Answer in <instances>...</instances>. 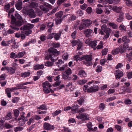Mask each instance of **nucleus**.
I'll list each match as a JSON object with an SVG mask.
<instances>
[{"instance_id": "obj_5", "label": "nucleus", "mask_w": 132, "mask_h": 132, "mask_svg": "<svg viewBox=\"0 0 132 132\" xmlns=\"http://www.w3.org/2000/svg\"><path fill=\"white\" fill-rule=\"evenodd\" d=\"M89 115L86 113H79L76 117L79 119H81L82 121L87 120L89 119Z\"/></svg>"}, {"instance_id": "obj_18", "label": "nucleus", "mask_w": 132, "mask_h": 132, "mask_svg": "<svg viewBox=\"0 0 132 132\" xmlns=\"http://www.w3.org/2000/svg\"><path fill=\"white\" fill-rule=\"evenodd\" d=\"M62 32H59V33H56L54 32V38L56 40H57L59 39L60 37L61 36Z\"/></svg>"}, {"instance_id": "obj_23", "label": "nucleus", "mask_w": 132, "mask_h": 132, "mask_svg": "<svg viewBox=\"0 0 132 132\" xmlns=\"http://www.w3.org/2000/svg\"><path fill=\"white\" fill-rule=\"evenodd\" d=\"M86 125L88 128L89 129V131H94V130L93 128H92V123L91 122H89L86 124Z\"/></svg>"}, {"instance_id": "obj_42", "label": "nucleus", "mask_w": 132, "mask_h": 132, "mask_svg": "<svg viewBox=\"0 0 132 132\" xmlns=\"http://www.w3.org/2000/svg\"><path fill=\"white\" fill-rule=\"evenodd\" d=\"M119 29L120 30L126 31V28L123 25L121 24L119 27Z\"/></svg>"}, {"instance_id": "obj_60", "label": "nucleus", "mask_w": 132, "mask_h": 132, "mask_svg": "<svg viewBox=\"0 0 132 132\" xmlns=\"http://www.w3.org/2000/svg\"><path fill=\"white\" fill-rule=\"evenodd\" d=\"M87 80H86L83 79L80 80L79 81V83L80 85H83L87 82Z\"/></svg>"}, {"instance_id": "obj_33", "label": "nucleus", "mask_w": 132, "mask_h": 132, "mask_svg": "<svg viewBox=\"0 0 132 132\" xmlns=\"http://www.w3.org/2000/svg\"><path fill=\"white\" fill-rule=\"evenodd\" d=\"M16 85V86L15 87L16 88V90L22 89L23 85L22 82H21L19 84H17Z\"/></svg>"}, {"instance_id": "obj_38", "label": "nucleus", "mask_w": 132, "mask_h": 132, "mask_svg": "<svg viewBox=\"0 0 132 132\" xmlns=\"http://www.w3.org/2000/svg\"><path fill=\"white\" fill-rule=\"evenodd\" d=\"M4 127L5 128H6L8 129L11 128H12L13 126L8 123H6L5 124Z\"/></svg>"}, {"instance_id": "obj_8", "label": "nucleus", "mask_w": 132, "mask_h": 132, "mask_svg": "<svg viewBox=\"0 0 132 132\" xmlns=\"http://www.w3.org/2000/svg\"><path fill=\"white\" fill-rule=\"evenodd\" d=\"M43 127L44 129L50 131L53 130L55 128V127L53 126L52 125L46 122L44 123V124Z\"/></svg>"}, {"instance_id": "obj_37", "label": "nucleus", "mask_w": 132, "mask_h": 132, "mask_svg": "<svg viewBox=\"0 0 132 132\" xmlns=\"http://www.w3.org/2000/svg\"><path fill=\"white\" fill-rule=\"evenodd\" d=\"M10 7V5L9 4H6L5 5L4 9L6 10V12H8Z\"/></svg>"}, {"instance_id": "obj_53", "label": "nucleus", "mask_w": 132, "mask_h": 132, "mask_svg": "<svg viewBox=\"0 0 132 132\" xmlns=\"http://www.w3.org/2000/svg\"><path fill=\"white\" fill-rule=\"evenodd\" d=\"M6 75L4 73L0 76V81L5 80L6 78Z\"/></svg>"}, {"instance_id": "obj_41", "label": "nucleus", "mask_w": 132, "mask_h": 132, "mask_svg": "<svg viewBox=\"0 0 132 132\" xmlns=\"http://www.w3.org/2000/svg\"><path fill=\"white\" fill-rule=\"evenodd\" d=\"M19 100V98L18 97H14L12 100V102L15 103H17Z\"/></svg>"}, {"instance_id": "obj_17", "label": "nucleus", "mask_w": 132, "mask_h": 132, "mask_svg": "<svg viewBox=\"0 0 132 132\" xmlns=\"http://www.w3.org/2000/svg\"><path fill=\"white\" fill-rule=\"evenodd\" d=\"M44 67L43 64H37L34 66V69L35 70H38L40 69H43Z\"/></svg>"}, {"instance_id": "obj_27", "label": "nucleus", "mask_w": 132, "mask_h": 132, "mask_svg": "<svg viewBox=\"0 0 132 132\" xmlns=\"http://www.w3.org/2000/svg\"><path fill=\"white\" fill-rule=\"evenodd\" d=\"M78 105H77L73 106L71 107V110L72 111H74L76 112H78Z\"/></svg>"}, {"instance_id": "obj_13", "label": "nucleus", "mask_w": 132, "mask_h": 132, "mask_svg": "<svg viewBox=\"0 0 132 132\" xmlns=\"http://www.w3.org/2000/svg\"><path fill=\"white\" fill-rule=\"evenodd\" d=\"M97 41L96 40H94V41H91L90 43L89 44V46L93 48V50H95L96 48H95L97 45Z\"/></svg>"}, {"instance_id": "obj_57", "label": "nucleus", "mask_w": 132, "mask_h": 132, "mask_svg": "<svg viewBox=\"0 0 132 132\" xmlns=\"http://www.w3.org/2000/svg\"><path fill=\"white\" fill-rule=\"evenodd\" d=\"M119 49L118 48H116L114 50H113L112 51V53L113 55H116L119 52Z\"/></svg>"}, {"instance_id": "obj_58", "label": "nucleus", "mask_w": 132, "mask_h": 132, "mask_svg": "<svg viewBox=\"0 0 132 132\" xmlns=\"http://www.w3.org/2000/svg\"><path fill=\"white\" fill-rule=\"evenodd\" d=\"M103 26H102L101 27V29H99L98 31L99 32V34H101L102 35H104V32L103 30H102V29H103Z\"/></svg>"}, {"instance_id": "obj_21", "label": "nucleus", "mask_w": 132, "mask_h": 132, "mask_svg": "<svg viewBox=\"0 0 132 132\" xmlns=\"http://www.w3.org/2000/svg\"><path fill=\"white\" fill-rule=\"evenodd\" d=\"M79 75L81 77H85L86 76V73L83 70H80L79 72Z\"/></svg>"}, {"instance_id": "obj_43", "label": "nucleus", "mask_w": 132, "mask_h": 132, "mask_svg": "<svg viewBox=\"0 0 132 132\" xmlns=\"http://www.w3.org/2000/svg\"><path fill=\"white\" fill-rule=\"evenodd\" d=\"M14 116L16 117H17L19 116V112L17 109H15L13 111Z\"/></svg>"}, {"instance_id": "obj_49", "label": "nucleus", "mask_w": 132, "mask_h": 132, "mask_svg": "<svg viewBox=\"0 0 132 132\" xmlns=\"http://www.w3.org/2000/svg\"><path fill=\"white\" fill-rule=\"evenodd\" d=\"M64 73L69 76L71 74L72 71L71 69L69 68L68 69L66 70Z\"/></svg>"}, {"instance_id": "obj_25", "label": "nucleus", "mask_w": 132, "mask_h": 132, "mask_svg": "<svg viewBox=\"0 0 132 132\" xmlns=\"http://www.w3.org/2000/svg\"><path fill=\"white\" fill-rule=\"evenodd\" d=\"M122 40L124 42V43H128L130 42V40L127 38V36H125L122 38Z\"/></svg>"}, {"instance_id": "obj_19", "label": "nucleus", "mask_w": 132, "mask_h": 132, "mask_svg": "<svg viewBox=\"0 0 132 132\" xmlns=\"http://www.w3.org/2000/svg\"><path fill=\"white\" fill-rule=\"evenodd\" d=\"M30 72H25L21 73V77L23 78H26L29 77L30 76Z\"/></svg>"}, {"instance_id": "obj_31", "label": "nucleus", "mask_w": 132, "mask_h": 132, "mask_svg": "<svg viewBox=\"0 0 132 132\" xmlns=\"http://www.w3.org/2000/svg\"><path fill=\"white\" fill-rule=\"evenodd\" d=\"M23 129V127L18 126L14 128V131L16 132H17L18 131H22Z\"/></svg>"}, {"instance_id": "obj_3", "label": "nucleus", "mask_w": 132, "mask_h": 132, "mask_svg": "<svg viewBox=\"0 0 132 132\" xmlns=\"http://www.w3.org/2000/svg\"><path fill=\"white\" fill-rule=\"evenodd\" d=\"M81 60H85L84 61V63L87 66H90L92 64V56L90 55H84L81 57Z\"/></svg>"}, {"instance_id": "obj_62", "label": "nucleus", "mask_w": 132, "mask_h": 132, "mask_svg": "<svg viewBox=\"0 0 132 132\" xmlns=\"http://www.w3.org/2000/svg\"><path fill=\"white\" fill-rule=\"evenodd\" d=\"M40 39L42 42L44 41L47 39V37L46 36L44 35H41L40 37Z\"/></svg>"}, {"instance_id": "obj_11", "label": "nucleus", "mask_w": 132, "mask_h": 132, "mask_svg": "<svg viewBox=\"0 0 132 132\" xmlns=\"http://www.w3.org/2000/svg\"><path fill=\"white\" fill-rule=\"evenodd\" d=\"M27 14L31 18H34L36 16V13L34 10L32 9H30L27 11Z\"/></svg>"}, {"instance_id": "obj_64", "label": "nucleus", "mask_w": 132, "mask_h": 132, "mask_svg": "<svg viewBox=\"0 0 132 132\" xmlns=\"http://www.w3.org/2000/svg\"><path fill=\"white\" fill-rule=\"evenodd\" d=\"M30 5L33 7L35 8L38 6V4L36 2H32L31 3Z\"/></svg>"}, {"instance_id": "obj_36", "label": "nucleus", "mask_w": 132, "mask_h": 132, "mask_svg": "<svg viewBox=\"0 0 132 132\" xmlns=\"http://www.w3.org/2000/svg\"><path fill=\"white\" fill-rule=\"evenodd\" d=\"M105 105L103 103H101L99 105V108L101 110H103L105 108Z\"/></svg>"}, {"instance_id": "obj_61", "label": "nucleus", "mask_w": 132, "mask_h": 132, "mask_svg": "<svg viewBox=\"0 0 132 132\" xmlns=\"http://www.w3.org/2000/svg\"><path fill=\"white\" fill-rule=\"evenodd\" d=\"M92 10L91 7H88L86 9V11L88 14H90L92 12Z\"/></svg>"}, {"instance_id": "obj_56", "label": "nucleus", "mask_w": 132, "mask_h": 132, "mask_svg": "<svg viewBox=\"0 0 132 132\" xmlns=\"http://www.w3.org/2000/svg\"><path fill=\"white\" fill-rule=\"evenodd\" d=\"M15 18L18 19L21 21L22 19V18L18 13H16L15 14Z\"/></svg>"}, {"instance_id": "obj_1", "label": "nucleus", "mask_w": 132, "mask_h": 132, "mask_svg": "<svg viewBox=\"0 0 132 132\" xmlns=\"http://www.w3.org/2000/svg\"><path fill=\"white\" fill-rule=\"evenodd\" d=\"M48 53L45 57L46 60L51 59L52 62L47 61L45 62V65L47 67H52L53 62L58 59L57 56L60 54V52L53 47H50L48 50Z\"/></svg>"}, {"instance_id": "obj_4", "label": "nucleus", "mask_w": 132, "mask_h": 132, "mask_svg": "<svg viewBox=\"0 0 132 132\" xmlns=\"http://www.w3.org/2000/svg\"><path fill=\"white\" fill-rule=\"evenodd\" d=\"M115 9L116 10V12L119 13L118 16L117 18L116 21L119 22H121L124 19L123 15L124 13L122 12H120V9L117 7H115Z\"/></svg>"}, {"instance_id": "obj_30", "label": "nucleus", "mask_w": 132, "mask_h": 132, "mask_svg": "<svg viewBox=\"0 0 132 132\" xmlns=\"http://www.w3.org/2000/svg\"><path fill=\"white\" fill-rule=\"evenodd\" d=\"M79 40V39H77L76 40H72L71 43L72 44V47H74L76 45H77Z\"/></svg>"}, {"instance_id": "obj_28", "label": "nucleus", "mask_w": 132, "mask_h": 132, "mask_svg": "<svg viewBox=\"0 0 132 132\" xmlns=\"http://www.w3.org/2000/svg\"><path fill=\"white\" fill-rule=\"evenodd\" d=\"M38 109H41L43 110H46L47 109V108L46 105L45 104H43L39 106V107H37Z\"/></svg>"}, {"instance_id": "obj_16", "label": "nucleus", "mask_w": 132, "mask_h": 132, "mask_svg": "<svg viewBox=\"0 0 132 132\" xmlns=\"http://www.w3.org/2000/svg\"><path fill=\"white\" fill-rule=\"evenodd\" d=\"M92 21L88 19L85 20L83 21V24L85 27H89L91 25L92 23Z\"/></svg>"}, {"instance_id": "obj_22", "label": "nucleus", "mask_w": 132, "mask_h": 132, "mask_svg": "<svg viewBox=\"0 0 132 132\" xmlns=\"http://www.w3.org/2000/svg\"><path fill=\"white\" fill-rule=\"evenodd\" d=\"M102 30L106 34H110L111 31V29L109 28L105 27L103 26V29Z\"/></svg>"}, {"instance_id": "obj_6", "label": "nucleus", "mask_w": 132, "mask_h": 132, "mask_svg": "<svg viewBox=\"0 0 132 132\" xmlns=\"http://www.w3.org/2000/svg\"><path fill=\"white\" fill-rule=\"evenodd\" d=\"M99 89V87L98 85H94L88 88L87 92L89 93H93L97 91Z\"/></svg>"}, {"instance_id": "obj_24", "label": "nucleus", "mask_w": 132, "mask_h": 132, "mask_svg": "<svg viewBox=\"0 0 132 132\" xmlns=\"http://www.w3.org/2000/svg\"><path fill=\"white\" fill-rule=\"evenodd\" d=\"M63 15V12L62 11H60L56 13L55 15L56 18L59 19H62L61 17Z\"/></svg>"}, {"instance_id": "obj_52", "label": "nucleus", "mask_w": 132, "mask_h": 132, "mask_svg": "<svg viewBox=\"0 0 132 132\" xmlns=\"http://www.w3.org/2000/svg\"><path fill=\"white\" fill-rule=\"evenodd\" d=\"M76 16L74 15H72V16L69 18V21H73L75 20L76 19Z\"/></svg>"}, {"instance_id": "obj_7", "label": "nucleus", "mask_w": 132, "mask_h": 132, "mask_svg": "<svg viewBox=\"0 0 132 132\" xmlns=\"http://www.w3.org/2000/svg\"><path fill=\"white\" fill-rule=\"evenodd\" d=\"M84 32L85 36L88 38L91 37L94 34L93 30L90 29L84 30Z\"/></svg>"}, {"instance_id": "obj_9", "label": "nucleus", "mask_w": 132, "mask_h": 132, "mask_svg": "<svg viewBox=\"0 0 132 132\" xmlns=\"http://www.w3.org/2000/svg\"><path fill=\"white\" fill-rule=\"evenodd\" d=\"M52 6L51 5L47 3H45L40 6V8L43 11L47 12L48 11V9L47 7L50 8Z\"/></svg>"}, {"instance_id": "obj_20", "label": "nucleus", "mask_w": 132, "mask_h": 132, "mask_svg": "<svg viewBox=\"0 0 132 132\" xmlns=\"http://www.w3.org/2000/svg\"><path fill=\"white\" fill-rule=\"evenodd\" d=\"M42 84L43 88H50L52 86V85L50 84L48 81H46L43 83Z\"/></svg>"}, {"instance_id": "obj_40", "label": "nucleus", "mask_w": 132, "mask_h": 132, "mask_svg": "<svg viewBox=\"0 0 132 132\" xmlns=\"http://www.w3.org/2000/svg\"><path fill=\"white\" fill-rule=\"evenodd\" d=\"M5 93L7 94V95L9 98H11V93L9 90V89L6 88L5 90Z\"/></svg>"}, {"instance_id": "obj_50", "label": "nucleus", "mask_w": 132, "mask_h": 132, "mask_svg": "<svg viewBox=\"0 0 132 132\" xmlns=\"http://www.w3.org/2000/svg\"><path fill=\"white\" fill-rule=\"evenodd\" d=\"M124 103L126 104H130L132 103L131 101L129 99H126L124 101Z\"/></svg>"}, {"instance_id": "obj_45", "label": "nucleus", "mask_w": 132, "mask_h": 132, "mask_svg": "<svg viewBox=\"0 0 132 132\" xmlns=\"http://www.w3.org/2000/svg\"><path fill=\"white\" fill-rule=\"evenodd\" d=\"M74 57L76 62L78 61L79 60L80 61L82 60H81V57L80 58L79 56V55H75L74 56Z\"/></svg>"}, {"instance_id": "obj_48", "label": "nucleus", "mask_w": 132, "mask_h": 132, "mask_svg": "<svg viewBox=\"0 0 132 132\" xmlns=\"http://www.w3.org/2000/svg\"><path fill=\"white\" fill-rule=\"evenodd\" d=\"M22 32L24 33L26 35L28 36L30 34H31L32 31L31 30H28L24 31L23 32L22 31Z\"/></svg>"}, {"instance_id": "obj_44", "label": "nucleus", "mask_w": 132, "mask_h": 132, "mask_svg": "<svg viewBox=\"0 0 132 132\" xmlns=\"http://www.w3.org/2000/svg\"><path fill=\"white\" fill-rule=\"evenodd\" d=\"M118 48L119 49V52L121 53H123L126 50L122 46Z\"/></svg>"}, {"instance_id": "obj_63", "label": "nucleus", "mask_w": 132, "mask_h": 132, "mask_svg": "<svg viewBox=\"0 0 132 132\" xmlns=\"http://www.w3.org/2000/svg\"><path fill=\"white\" fill-rule=\"evenodd\" d=\"M54 26V23L53 22H48L47 24V27L48 28H52Z\"/></svg>"}, {"instance_id": "obj_2", "label": "nucleus", "mask_w": 132, "mask_h": 132, "mask_svg": "<svg viewBox=\"0 0 132 132\" xmlns=\"http://www.w3.org/2000/svg\"><path fill=\"white\" fill-rule=\"evenodd\" d=\"M11 23L12 25H10V27L14 30L18 31L19 29L18 27H20L22 25V22L20 20H16L15 17L13 14L11 15Z\"/></svg>"}, {"instance_id": "obj_46", "label": "nucleus", "mask_w": 132, "mask_h": 132, "mask_svg": "<svg viewBox=\"0 0 132 132\" xmlns=\"http://www.w3.org/2000/svg\"><path fill=\"white\" fill-rule=\"evenodd\" d=\"M96 11L97 14H100L102 13L103 11L100 8H97L96 9Z\"/></svg>"}, {"instance_id": "obj_34", "label": "nucleus", "mask_w": 132, "mask_h": 132, "mask_svg": "<svg viewBox=\"0 0 132 132\" xmlns=\"http://www.w3.org/2000/svg\"><path fill=\"white\" fill-rule=\"evenodd\" d=\"M63 129H62V131L64 132H71V131L70 129H69L68 127L63 126Z\"/></svg>"}, {"instance_id": "obj_35", "label": "nucleus", "mask_w": 132, "mask_h": 132, "mask_svg": "<svg viewBox=\"0 0 132 132\" xmlns=\"http://www.w3.org/2000/svg\"><path fill=\"white\" fill-rule=\"evenodd\" d=\"M122 47L126 50H130V48L128 46V43H124L123 44V46H122Z\"/></svg>"}, {"instance_id": "obj_32", "label": "nucleus", "mask_w": 132, "mask_h": 132, "mask_svg": "<svg viewBox=\"0 0 132 132\" xmlns=\"http://www.w3.org/2000/svg\"><path fill=\"white\" fill-rule=\"evenodd\" d=\"M62 19H59L56 18L55 20V24L58 25L60 24L62 21Z\"/></svg>"}, {"instance_id": "obj_15", "label": "nucleus", "mask_w": 132, "mask_h": 132, "mask_svg": "<svg viewBox=\"0 0 132 132\" xmlns=\"http://www.w3.org/2000/svg\"><path fill=\"white\" fill-rule=\"evenodd\" d=\"M14 68L11 67H8V68L6 69V70L8 71L9 74H13L15 73V70L16 69V67H14Z\"/></svg>"}, {"instance_id": "obj_26", "label": "nucleus", "mask_w": 132, "mask_h": 132, "mask_svg": "<svg viewBox=\"0 0 132 132\" xmlns=\"http://www.w3.org/2000/svg\"><path fill=\"white\" fill-rule=\"evenodd\" d=\"M109 25L110 26L112 27L114 29H116L118 28L117 25L114 22L111 23H109Z\"/></svg>"}, {"instance_id": "obj_51", "label": "nucleus", "mask_w": 132, "mask_h": 132, "mask_svg": "<svg viewBox=\"0 0 132 132\" xmlns=\"http://www.w3.org/2000/svg\"><path fill=\"white\" fill-rule=\"evenodd\" d=\"M116 98V97L115 96H113L111 97L108 98L106 100V102H108L112 101L113 100H115Z\"/></svg>"}, {"instance_id": "obj_14", "label": "nucleus", "mask_w": 132, "mask_h": 132, "mask_svg": "<svg viewBox=\"0 0 132 132\" xmlns=\"http://www.w3.org/2000/svg\"><path fill=\"white\" fill-rule=\"evenodd\" d=\"M22 1L21 0H19L17 3L15 5L16 9L20 10L22 8Z\"/></svg>"}, {"instance_id": "obj_47", "label": "nucleus", "mask_w": 132, "mask_h": 132, "mask_svg": "<svg viewBox=\"0 0 132 132\" xmlns=\"http://www.w3.org/2000/svg\"><path fill=\"white\" fill-rule=\"evenodd\" d=\"M10 57L11 58L15 59L17 57V55H16L14 53L12 52L10 54Z\"/></svg>"}, {"instance_id": "obj_55", "label": "nucleus", "mask_w": 132, "mask_h": 132, "mask_svg": "<svg viewBox=\"0 0 132 132\" xmlns=\"http://www.w3.org/2000/svg\"><path fill=\"white\" fill-rule=\"evenodd\" d=\"M54 32H53L51 34H50L47 37V38L48 39H52L53 37L54 38Z\"/></svg>"}, {"instance_id": "obj_29", "label": "nucleus", "mask_w": 132, "mask_h": 132, "mask_svg": "<svg viewBox=\"0 0 132 132\" xmlns=\"http://www.w3.org/2000/svg\"><path fill=\"white\" fill-rule=\"evenodd\" d=\"M62 112V111L61 110H57L55 112L52 113V116L53 117L56 116L58 115L60 113Z\"/></svg>"}, {"instance_id": "obj_12", "label": "nucleus", "mask_w": 132, "mask_h": 132, "mask_svg": "<svg viewBox=\"0 0 132 132\" xmlns=\"http://www.w3.org/2000/svg\"><path fill=\"white\" fill-rule=\"evenodd\" d=\"M115 75L116 79H120L123 75V72L119 70L115 71Z\"/></svg>"}, {"instance_id": "obj_39", "label": "nucleus", "mask_w": 132, "mask_h": 132, "mask_svg": "<svg viewBox=\"0 0 132 132\" xmlns=\"http://www.w3.org/2000/svg\"><path fill=\"white\" fill-rule=\"evenodd\" d=\"M26 53L25 51L24 52H20L17 54V57L19 58L21 57L24 56V55Z\"/></svg>"}, {"instance_id": "obj_10", "label": "nucleus", "mask_w": 132, "mask_h": 132, "mask_svg": "<svg viewBox=\"0 0 132 132\" xmlns=\"http://www.w3.org/2000/svg\"><path fill=\"white\" fill-rule=\"evenodd\" d=\"M34 26L33 24H28L24 25L23 26L20 28L21 30H23V31L25 30H31L30 29L32 28Z\"/></svg>"}, {"instance_id": "obj_59", "label": "nucleus", "mask_w": 132, "mask_h": 132, "mask_svg": "<svg viewBox=\"0 0 132 132\" xmlns=\"http://www.w3.org/2000/svg\"><path fill=\"white\" fill-rule=\"evenodd\" d=\"M102 67L101 66H97V69H96V71L98 73L101 72L102 71Z\"/></svg>"}, {"instance_id": "obj_54", "label": "nucleus", "mask_w": 132, "mask_h": 132, "mask_svg": "<svg viewBox=\"0 0 132 132\" xmlns=\"http://www.w3.org/2000/svg\"><path fill=\"white\" fill-rule=\"evenodd\" d=\"M108 52V49L107 48H105L103 49L102 52V55H105Z\"/></svg>"}]
</instances>
